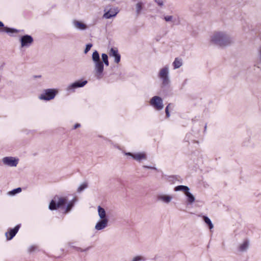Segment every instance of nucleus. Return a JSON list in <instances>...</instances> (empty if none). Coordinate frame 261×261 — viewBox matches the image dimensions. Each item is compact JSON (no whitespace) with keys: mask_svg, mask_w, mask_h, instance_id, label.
Masks as SVG:
<instances>
[{"mask_svg":"<svg viewBox=\"0 0 261 261\" xmlns=\"http://www.w3.org/2000/svg\"><path fill=\"white\" fill-rule=\"evenodd\" d=\"M249 247V242L248 241H245L242 244H241L239 247V251L240 252L246 251Z\"/></svg>","mask_w":261,"mask_h":261,"instance_id":"6ab92c4d","label":"nucleus"},{"mask_svg":"<svg viewBox=\"0 0 261 261\" xmlns=\"http://www.w3.org/2000/svg\"><path fill=\"white\" fill-rule=\"evenodd\" d=\"M203 219L204 222L207 224L210 229H212L213 227V224H212L211 220L206 216H203Z\"/></svg>","mask_w":261,"mask_h":261,"instance_id":"a878e982","label":"nucleus"},{"mask_svg":"<svg viewBox=\"0 0 261 261\" xmlns=\"http://www.w3.org/2000/svg\"><path fill=\"white\" fill-rule=\"evenodd\" d=\"M164 19L166 22H174V17L172 15L165 16Z\"/></svg>","mask_w":261,"mask_h":261,"instance_id":"c756f323","label":"nucleus"},{"mask_svg":"<svg viewBox=\"0 0 261 261\" xmlns=\"http://www.w3.org/2000/svg\"><path fill=\"white\" fill-rule=\"evenodd\" d=\"M125 154L127 155L131 156L134 160L139 162L143 160H146L147 158L146 154L143 152L137 153L135 154L132 153L130 152H127L125 153Z\"/></svg>","mask_w":261,"mask_h":261,"instance_id":"f8f14e48","label":"nucleus"},{"mask_svg":"<svg viewBox=\"0 0 261 261\" xmlns=\"http://www.w3.org/2000/svg\"><path fill=\"white\" fill-rule=\"evenodd\" d=\"M143 3L142 2H138L136 5V11L137 15H139L143 9Z\"/></svg>","mask_w":261,"mask_h":261,"instance_id":"5701e85b","label":"nucleus"},{"mask_svg":"<svg viewBox=\"0 0 261 261\" xmlns=\"http://www.w3.org/2000/svg\"><path fill=\"white\" fill-rule=\"evenodd\" d=\"M80 126H81L80 124H79V123H76V124H75L74 125L73 128H74V129H76V128H78V127H80Z\"/></svg>","mask_w":261,"mask_h":261,"instance_id":"e433bc0d","label":"nucleus"},{"mask_svg":"<svg viewBox=\"0 0 261 261\" xmlns=\"http://www.w3.org/2000/svg\"><path fill=\"white\" fill-rule=\"evenodd\" d=\"M171 105V103H169L168 105L166 108V109H165V112H166V116L167 117H169L170 116L169 112V107H170V106Z\"/></svg>","mask_w":261,"mask_h":261,"instance_id":"473e14b6","label":"nucleus"},{"mask_svg":"<svg viewBox=\"0 0 261 261\" xmlns=\"http://www.w3.org/2000/svg\"><path fill=\"white\" fill-rule=\"evenodd\" d=\"M174 190L176 191H183L185 193V194H186L188 193V192L189 191V188L187 186H178L175 188Z\"/></svg>","mask_w":261,"mask_h":261,"instance_id":"412c9836","label":"nucleus"},{"mask_svg":"<svg viewBox=\"0 0 261 261\" xmlns=\"http://www.w3.org/2000/svg\"><path fill=\"white\" fill-rule=\"evenodd\" d=\"M21 47L29 46L33 42V38L28 35L22 36L20 39Z\"/></svg>","mask_w":261,"mask_h":261,"instance_id":"1a4fd4ad","label":"nucleus"},{"mask_svg":"<svg viewBox=\"0 0 261 261\" xmlns=\"http://www.w3.org/2000/svg\"><path fill=\"white\" fill-rule=\"evenodd\" d=\"M92 59L94 62L100 61L99 55L97 51L95 50L93 53Z\"/></svg>","mask_w":261,"mask_h":261,"instance_id":"b1692460","label":"nucleus"},{"mask_svg":"<svg viewBox=\"0 0 261 261\" xmlns=\"http://www.w3.org/2000/svg\"><path fill=\"white\" fill-rule=\"evenodd\" d=\"M88 187V185L87 183L86 182H84L82 184H81L80 187L78 188L77 189V192H82L83 190H84V189H85L86 188H87Z\"/></svg>","mask_w":261,"mask_h":261,"instance_id":"c85d7f7f","label":"nucleus"},{"mask_svg":"<svg viewBox=\"0 0 261 261\" xmlns=\"http://www.w3.org/2000/svg\"><path fill=\"white\" fill-rule=\"evenodd\" d=\"M182 64V60L178 58H175L174 61L173 63L174 69H177L181 66Z\"/></svg>","mask_w":261,"mask_h":261,"instance_id":"aec40b11","label":"nucleus"},{"mask_svg":"<svg viewBox=\"0 0 261 261\" xmlns=\"http://www.w3.org/2000/svg\"><path fill=\"white\" fill-rule=\"evenodd\" d=\"M21 191V189L20 188H18L15 189L11 191L10 193L11 195H15V194L19 193Z\"/></svg>","mask_w":261,"mask_h":261,"instance_id":"7c9ffc66","label":"nucleus"},{"mask_svg":"<svg viewBox=\"0 0 261 261\" xmlns=\"http://www.w3.org/2000/svg\"><path fill=\"white\" fill-rule=\"evenodd\" d=\"M156 199L158 201H162L165 203H169L171 201L173 197L171 195L161 194L157 195Z\"/></svg>","mask_w":261,"mask_h":261,"instance_id":"ddd939ff","label":"nucleus"},{"mask_svg":"<svg viewBox=\"0 0 261 261\" xmlns=\"http://www.w3.org/2000/svg\"><path fill=\"white\" fill-rule=\"evenodd\" d=\"M37 249V247L35 246H31L29 248V252H33L34 251H35L36 249Z\"/></svg>","mask_w":261,"mask_h":261,"instance_id":"f704fd0d","label":"nucleus"},{"mask_svg":"<svg viewBox=\"0 0 261 261\" xmlns=\"http://www.w3.org/2000/svg\"><path fill=\"white\" fill-rule=\"evenodd\" d=\"M210 41L220 47H226L231 44L233 40L226 32L216 31L211 36Z\"/></svg>","mask_w":261,"mask_h":261,"instance_id":"f257e3e1","label":"nucleus"},{"mask_svg":"<svg viewBox=\"0 0 261 261\" xmlns=\"http://www.w3.org/2000/svg\"><path fill=\"white\" fill-rule=\"evenodd\" d=\"M95 64V70L96 73V76L98 78L101 77V74L103 71V64L101 61L94 62Z\"/></svg>","mask_w":261,"mask_h":261,"instance_id":"9d476101","label":"nucleus"},{"mask_svg":"<svg viewBox=\"0 0 261 261\" xmlns=\"http://www.w3.org/2000/svg\"><path fill=\"white\" fill-rule=\"evenodd\" d=\"M143 167L145 168H148V169H151L156 170V168L155 167H149V166H143Z\"/></svg>","mask_w":261,"mask_h":261,"instance_id":"c9c22d12","label":"nucleus"},{"mask_svg":"<svg viewBox=\"0 0 261 261\" xmlns=\"http://www.w3.org/2000/svg\"><path fill=\"white\" fill-rule=\"evenodd\" d=\"M258 60L261 62V46L259 47L258 50Z\"/></svg>","mask_w":261,"mask_h":261,"instance_id":"72a5a7b5","label":"nucleus"},{"mask_svg":"<svg viewBox=\"0 0 261 261\" xmlns=\"http://www.w3.org/2000/svg\"><path fill=\"white\" fill-rule=\"evenodd\" d=\"M150 105L152 106L155 109L161 110L164 108L162 99L158 96L153 97L150 101Z\"/></svg>","mask_w":261,"mask_h":261,"instance_id":"423d86ee","label":"nucleus"},{"mask_svg":"<svg viewBox=\"0 0 261 261\" xmlns=\"http://www.w3.org/2000/svg\"><path fill=\"white\" fill-rule=\"evenodd\" d=\"M2 162L6 166L16 167L18 163V159L12 156H7L2 159Z\"/></svg>","mask_w":261,"mask_h":261,"instance_id":"0eeeda50","label":"nucleus"},{"mask_svg":"<svg viewBox=\"0 0 261 261\" xmlns=\"http://www.w3.org/2000/svg\"><path fill=\"white\" fill-rule=\"evenodd\" d=\"M76 199L74 198L71 201H70L67 205V206L65 208V213H67L70 211L71 208L74 205V202H75Z\"/></svg>","mask_w":261,"mask_h":261,"instance_id":"4be33fe9","label":"nucleus"},{"mask_svg":"<svg viewBox=\"0 0 261 261\" xmlns=\"http://www.w3.org/2000/svg\"><path fill=\"white\" fill-rule=\"evenodd\" d=\"M101 58L102 62L105 63L106 66H109V61L108 55L106 54H102Z\"/></svg>","mask_w":261,"mask_h":261,"instance_id":"cd10ccee","label":"nucleus"},{"mask_svg":"<svg viewBox=\"0 0 261 261\" xmlns=\"http://www.w3.org/2000/svg\"><path fill=\"white\" fill-rule=\"evenodd\" d=\"M92 46V44L91 43L87 44L86 46V48L84 50L85 54H87L89 51V50L90 49V48H91Z\"/></svg>","mask_w":261,"mask_h":261,"instance_id":"2f4dec72","label":"nucleus"},{"mask_svg":"<svg viewBox=\"0 0 261 261\" xmlns=\"http://www.w3.org/2000/svg\"><path fill=\"white\" fill-rule=\"evenodd\" d=\"M73 24L74 28L78 30H85L87 28L86 24L77 20H74L73 21Z\"/></svg>","mask_w":261,"mask_h":261,"instance_id":"f3484780","label":"nucleus"},{"mask_svg":"<svg viewBox=\"0 0 261 261\" xmlns=\"http://www.w3.org/2000/svg\"><path fill=\"white\" fill-rule=\"evenodd\" d=\"M108 6L104 9L105 13L103 17L106 19H110L112 17H114L119 12V10L117 8H110Z\"/></svg>","mask_w":261,"mask_h":261,"instance_id":"39448f33","label":"nucleus"},{"mask_svg":"<svg viewBox=\"0 0 261 261\" xmlns=\"http://www.w3.org/2000/svg\"><path fill=\"white\" fill-rule=\"evenodd\" d=\"M87 83V81H84L82 82H80V81L75 82L71 84L69 86H68V87H67V90L70 91L71 90L74 89L76 88L82 87L84 86Z\"/></svg>","mask_w":261,"mask_h":261,"instance_id":"2eb2a0df","label":"nucleus"},{"mask_svg":"<svg viewBox=\"0 0 261 261\" xmlns=\"http://www.w3.org/2000/svg\"><path fill=\"white\" fill-rule=\"evenodd\" d=\"M20 227L19 225H17L14 228L10 229L9 232H6V236L7 240H11L17 233Z\"/></svg>","mask_w":261,"mask_h":261,"instance_id":"4468645a","label":"nucleus"},{"mask_svg":"<svg viewBox=\"0 0 261 261\" xmlns=\"http://www.w3.org/2000/svg\"><path fill=\"white\" fill-rule=\"evenodd\" d=\"M0 27H2V29H0V32H6L8 34H13L18 33V31L16 29L9 28L6 27H4L3 23L0 21Z\"/></svg>","mask_w":261,"mask_h":261,"instance_id":"dca6fc26","label":"nucleus"},{"mask_svg":"<svg viewBox=\"0 0 261 261\" xmlns=\"http://www.w3.org/2000/svg\"><path fill=\"white\" fill-rule=\"evenodd\" d=\"M169 68L167 66L161 69L159 76L162 80V84L164 86L168 85L170 83V80L168 76Z\"/></svg>","mask_w":261,"mask_h":261,"instance_id":"7ed1b4c3","label":"nucleus"},{"mask_svg":"<svg viewBox=\"0 0 261 261\" xmlns=\"http://www.w3.org/2000/svg\"><path fill=\"white\" fill-rule=\"evenodd\" d=\"M110 57L114 58V61L116 63H118L120 61V55L118 53V50L117 48H111L109 53Z\"/></svg>","mask_w":261,"mask_h":261,"instance_id":"9b49d317","label":"nucleus"},{"mask_svg":"<svg viewBox=\"0 0 261 261\" xmlns=\"http://www.w3.org/2000/svg\"><path fill=\"white\" fill-rule=\"evenodd\" d=\"M185 195L188 197V201L190 203H192L195 201V197L194 196L189 192V191L188 192V193H186Z\"/></svg>","mask_w":261,"mask_h":261,"instance_id":"393cba45","label":"nucleus"},{"mask_svg":"<svg viewBox=\"0 0 261 261\" xmlns=\"http://www.w3.org/2000/svg\"><path fill=\"white\" fill-rule=\"evenodd\" d=\"M98 215L100 219H108L105 210L100 206L97 207Z\"/></svg>","mask_w":261,"mask_h":261,"instance_id":"a211bd4d","label":"nucleus"},{"mask_svg":"<svg viewBox=\"0 0 261 261\" xmlns=\"http://www.w3.org/2000/svg\"><path fill=\"white\" fill-rule=\"evenodd\" d=\"M56 90L52 89H48L44 90V92L39 96V98L42 100H49L54 98L56 94Z\"/></svg>","mask_w":261,"mask_h":261,"instance_id":"20e7f679","label":"nucleus"},{"mask_svg":"<svg viewBox=\"0 0 261 261\" xmlns=\"http://www.w3.org/2000/svg\"><path fill=\"white\" fill-rule=\"evenodd\" d=\"M158 4L160 6H163V2L162 1H159L158 2Z\"/></svg>","mask_w":261,"mask_h":261,"instance_id":"4c0bfd02","label":"nucleus"},{"mask_svg":"<svg viewBox=\"0 0 261 261\" xmlns=\"http://www.w3.org/2000/svg\"><path fill=\"white\" fill-rule=\"evenodd\" d=\"M67 202V198L65 197H60L56 196L51 201L49 205V208L50 210H55L57 208L62 207Z\"/></svg>","mask_w":261,"mask_h":261,"instance_id":"f03ea898","label":"nucleus"},{"mask_svg":"<svg viewBox=\"0 0 261 261\" xmlns=\"http://www.w3.org/2000/svg\"><path fill=\"white\" fill-rule=\"evenodd\" d=\"M109 223L108 219H100L99 220L95 226V229L96 230H101L106 228L108 225Z\"/></svg>","mask_w":261,"mask_h":261,"instance_id":"6e6552de","label":"nucleus"},{"mask_svg":"<svg viewBox=\"0 0 261 261\" xmlns=\"http://www.w3.org/2000/svg\"><path fill=\"white\" fill-rule=\"evenodd\" d=\"M146 260V258L141 255H137L134 256L132 259L129 261H145Z\"/></svg>","mask_w":261,"mask_h":261,"instance_id":"bb28decb","label":"nucleus"}]
</instances>
